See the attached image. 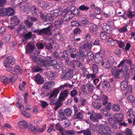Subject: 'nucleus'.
Wrapping results in <instances>:
<instances>
[{
	"label": "nucleus",
	"mask_w": 135,
	"mask_h": 135,
	"mask_svg": "<svg viewBox=\"0 0 135 135\" xmlns=\"http://www.w3.org/2000/svg\"><path fill=\"white\" fill-rule=\"evenodd\" d=\"M51 26L40 30L39 29H35V27H32L31 29V31H28L27 33L23 34V42H25L28 40L32 39L33 40L34 39L36 38V35L32 34V33H36L37 35L41 36L42 35L51 36L52 35L50 30Z\"/></svg>",
	"instance_id": "obj_1"
},
{
	"label": "nucleus",
	"mask_w": 135,
	"mask_h": 135,
	"mask_svg": "<svg viewBox=\"0 0 135 135\" xmlns=\"http://www.w3.org/2000/svg\"><path fill=\"white\" fill-rule=\"evenodd\" d=\"M61 54V55L60 56L59 60L65 61L67 64H68L70 60L68 52L66 50H65Z\"/></svg>",
	"instance_id": "obj_2"
},
{
	"label": "nucleus",
	"mask_w": 135,
	"mask_h": 135,
	"mask_svg": "<svg viewBox=\"0 0 135 135\" xmlns=\"http://www.w3.org/2000/svg\"><path fill=\"white\" fill-rule=\"evenodd\" d=\"M54 41L52 38H50L44 42L45 49L48 50H50L53 49V45Z\"/></svg>",
	"instance_id": "obj_3"
},
{
	"label": "nucleus",
	"mask_w": 135,
	"mask_h": 135,
	"mask_svg": "<svg viewBox=\"0 0 135 135\" xmlns=\"http://www.w3.org/2000/svg\"><path fill=\"white\" fill-rule=\"evenodd\" d=\"M74 114L73 116V119H82L83 118V115L82 113L80 112H78L79 110L75 105L74 106Z\"/></svg>",
	"instance_id": "obj_4"
},
{
	"label": "nucleus",
	"mask_w": 135,
	"mask_h": 135,
	"mask_svg": "<svg viewBox=\"0 0 135 135\" xmlns=\"http://www.w3.org/2000/svg\"><path fill=\"white\" fill-rule=\"evenodd\" d=\"M73 70L71 69L68 68L66 70V73L65 75L62 76L61 78L63 80H66L72 76Z\"/></svg>",
	"instance_id": "obj_5"
},
{
	"label": "nucleus",
	"mask_w": 135,
	"mask_h": 135,
	"mask_svg": "<svg viewBox=\"0 0 135 135\" xmlns=\"http://www.w3.org/2000/svg\"><path fill=\"white\" fill-rule=\"evenodd\" d=\"M46 127V125H44L43 126L42 128H39L37 129V127H33V126L30 125L28 128V130L32 131L35 133H36V132H38L39 133H40L42 132L45 130Z\"/></svg>",
	"instance_id": "obj_6"
},
{
	"label": "nucleus",
	"mask_w": 135,
	"mask_h": 135,
	"mask_svg": "<svg viewBox=\"0 0 135 135\" xmlns=\"http://www.w3.org/2000/svg\"><path fill=\"white\" fill-rule=\"evenodd\" d=\"M115 68H112L111 70L112 75L113 76L115 79L119 78L120 77V74H121L122 71L120 70L118 71L117 69H116Z\"/></svg>",
	"instance_id": "obj_7"
},
{
	"label": "nucleus",
	"mask_w": 135,
	"mask_h": 135,
	"mask_svg": "<svg viewBox=\"0 0 135 135\" xmlns=\"http://www.w3.org/2000/svg\"><path fill=\"white\" fill-rule=\"evenodd\" d=\"M55 85V82L52 81L46 82L42 85L43 88L45 90H50Z\"/></svg>",
	"instance_id": "obj_8"
},
{
	"label": "nucleus",
	"mask_w": 135,
	"mask_h": 135,
	"mask_svg": "<svg viewBox=\"0 0 135 135\" xmlns=\"http://www.w3.org/2000/svg\"><path fill=\"white\" fill-rule=\"evenodd\" d=\"M35 81L38 84H41L44 83V79L39 74H37L34 77Z\"/></svg>",
	"instance_id": "obj_9"
},
{
	"label": "nucleus",
	"mask_w": 135,
	"mask_h": 135,
	"mask_svg": "<svg viewBox=\"0 0 135 135\" xmlns=\"http://www.w3.org/2000/svg\"><path fill=\"white\" fill-rule=\"evenodd\" d=\"M69 12L71 13V15L77 16L80 15V12L78 9L75 8V7L72 6L69 10Z\"/></svg>",
	"instance_id": "obj_10"
},
{
	"label": "nucleus",
	"mask_w": 135,
	"mask_h": 135,
	"mask_svg": "<svg viewBox=\"0 0 135 135\" xmlns=\"http://www.w3.org/2000/svg\"><path fill=\"white\" fill-rule=\"evenodd\" d=\"M101 65L102 67L106 69H110L112 66L106 59H103L100 62Z\"/></svg>",
	"instance_id": "obj_11"
},
{
	"label": "nucleus",
	"mask_w": 135,
	"mask_h": 135,
	"mask_svg": "<svg viewBox=\"0 0 135 135\" xmlns=\"http://www.w3.org/2000/svg\"><path fill=\"white\" fill-rule=\"evenodd\" d=\"M69 94L68 90H65L61 92L59 97V100L60 101L64 100Z\"/></svg>",
	"instance_id": "obj_12"
},
{
	"label": "nucleus",
	"mask_w": 135,
	"mask_h": 135,
	"mask_svg": "<svg viewBox=\"0 0 135 135\" xmlns=\"http://www.w3.org/2000/svg\"><path fill=\"white\" fill-rule=\"evenodd\" d=\"M10 7H9V16H12L15 14V5H14L13 3L10 2Z\"/></svg>",
	"instance_id": "obj_13"
},
{
	"label": "nucleus",
	"mask_w": 135,
	"mask_h": 135,
	"mask_svg": "<svg viewBox=\"0 0 135 135\" xmlns=\"http://www.w3.org/2000/svg\"><path fill=\"white\" fill-rule=\"evenodd\" d=\"M34 48V46L30 43L28 44L26 46V53L29 54L32 53Z\"/></svg>",
	"instance_id": "obj_14"
},
{
	"label": "nucleus",
	"mask_w": 135,
	"mask_h": 135,
	"mask_svg": "<svg viewBox=\"0 0 135 135\" xmlns=\"http://www.w3.org/2000/svg\"><path fill=\"white\" fill-rule=\"evenodd\" d=\"M103 56V55L101 52H99L95 54L94 60L95 62L97 64L99 63Z\"/></svg>",
	"instance_id": "obj_15"
},
{
	"label": "nucleus",
	"mask_w": 135,
	"mask_h": 135,
	"mask_svg": "<svg viewBox=\"0 0 135 135\" xmlns=\"http://www.w3.org/2000/svg\"><path fill=\"white\" fill-rule=\"evenodd\" d=\"M109 123L111 126L114 128H117V121L112 117H110L108 119Z\"/></svg>",
	"instance_id": "obj_16"
},
{
	"label": "nucleus",
	"mask_w": 135,
	"mask_h": 135,
	"mask_svg": "<svg viewBox=\"0 0 135 135\" xmlns=\"http://www.w3.org/2000/svg\"><path fill=\"white\" fill-rule=\"evenodd\" d=\"M38 54V52L36 51H34L31 54V56L35 62H36L39 59Z\"/></svg>",
	"instance_id": "obj_17"
},
{
	"label": "nucleus",
	"mask_w": 135,
	"mask_h": 135,
	"mask_svg": "<svg viewBox=\"0 0 135 135\" xmlns=\"http://www.w3.org/2000/svg\"><path fill=\"white\" fill-rule=\"evenodd\" d=\"M18 124L20 127L23 129H25L26 127L28 129L30 125H31L30 123L27 124L26 122L24 120L19 122Z\"/></svg>",
	"instance_id": "obj_18"
},
{
	"label": "nucleus",
	"mask_w": 135,
	"mask_h": 135,
	"mask_svg": "<svg viewBox=\"0 0 135 135\" xmlns=\"http://www.w3.org/2000/svg\"><path fill=\"white\" fill-rule=\"evenodd\" d=\"M113 117L117 121V122L122 121L123 119V115L122 113L115 114L113 115Z\"/></svg>",
	"instance_id": "obj_19"
},
{
	"label": "nucleus",
	"mask_w": 135,
	"mask_h": 135,
	"mask_svg": "<svg viewBox=\"0 0 135 135\" xmlns=\"http://www.w3.org/2000/svg\"><path fill=\"white\" fill-rule=\"evenodd\" d=\"M104 90H105L107 89H108L110 88V84L108 81L107 80H104L101 83L100 86Z\"/></svg>",
	"instance_id": "obj_20"
},
{
	"label": "nucleus",
	"mask_w": 135,
	"mask_h": 135,
	"mask_svg": "<svg viewBox=\"0 0 135 135\" xmlns=\"http://www.w3.org/2000/svg\"><path fill=\"white\" fill-rule=\"evenodd\" d=\"M121 74H122L121 76V78H124L126 80H128L129 78V73L128 71L127 70H125L123 71H122Z\"/></svg>",
	"instance_id": "obj_21"
},
{
	"label": "nucleus",
	"mask_w": 135,
	"mask_h": 135,
	"mask_svg": "<svg viewBox=\"0 0 135 135\" xmlns=\"http://www.w3.org/2000/svg\"><path fill=\"white\" fill-rule=\"evenodd\" d=\"M54 61L55 60H52V59L50 57H46L45 59L46 66V64H47L49 66H52V64L54 62Z\"/></svg>",
	"instance_id": "obj_22"
},
{
	"label": "nucleus",
	"mask_w": 135,
	"mask_h": 135,
	"mask_svg": "<svg viewBox=\"0 0 135 135\" xmlns=\"http://www.w3.org/2000/svg\"><path fill=\"white\" fill-rule=\"evenodd\" d=\"M8 13V8L7 7L6 9L3 8H0V16L2 17L8 15L7 14Z\"/></svg>",
	"instance_id": "obj_23"
},
{
	"label": "nucleus",
	"mask_w": 135,
	"mask_h": 135,
	"mask_svg": "<svg viewBox=\"0 0 135 135\" xmlns=\"http://www.w3.org/2000/svg\"><path fill=\"white\" fill-rule=\"evenodd\" d=\"M102 28L103 31L108 34H110L112 32V28L110 26L104 25Z\"/></svg>",
	"instance_id": "obj_24"
},
{
	"label": "nucleus",
	"mask_w": 135,
	"mask_h": 135,
	"mask_svg": "<svg viewBox=\"0 0 135 135\" xmlns=\"http://www.w3.org/2000/svg\"><path fill=\"white\" fill-rule=\"evenodd\" d=\"M10 19L11 23V24L13 25V26L17 25L20 22L19 20L17 18L16 16H14L13 17H11Z\"/></svg>",
	"instance_id": "obj_25"
},
{
	"label": "nucleus",
	"mask_w": 135,
	"mask_h": 135,
	"mask_svg": "<svg viewBox=\"0 0 135 135\" xmlns=\"http://www.w3.org/2000/svg\"><path fill=\"white\" fill-rule=\"evenodd\" d=\"M36 62L38 65L41 67L46 66L45 60H44L41 57L39 58V59Z\"/></svg>",
	"instance_id": "obj_26"
},
{
	"label": "nucleus",
	"mask_w": 135,
	"mask_h": 135,
	"mask_svg": "<svg viewBox=\"0 0 135 135\" xmlns=\"http://www.w3.org/2000/svg\"><path fill=\"white\" fill-rule=\"evenodd\" d=\"M57 17V15L55 14L48 13L46 15L47 20L48 19L50 21H53L54 19Z\"/></svg>",
	"instance_id": "obj_27"
},
{
	"label": "nucleus",
	"mask_w": 135,
	"mask_h": 135,
	"mask_svg": "<svg viewBox=\"0 0 135 135\" xmlns=\"http://www.w3.org/2000/svg\"><path fill=\"white\" fill-rule=\"evenodd\" d=\"M30 12L32 15L35 16H36L39 10L36 7L34 6H32L30 8Z\"/></svg>",
	"instance_id": "obj_28"
},
{
	"label": "nucleus",
	"mask_w": 135,
	"mask_h": 135,
	"mask_svg": "<svg viewBox=\"0 0 135 135\" xmlns=\"http://www.w3.org/2000/svg\"><path fill=\"white\" fill-rule=\"evenodd\" d=\"M59 113L61 117V120H64L66 119H67L66 117L65 114V113L64 112L62 109H60L59 111Z\"/></svg>",
	"instance_id": "obj_29"
},
{
	"label": "nucleus",
	"mask_w": 135,
	"mask_h": 135,
	"mask_svg": "<svg viewBox=\"0 0 135 135\" xmlns=\"http://www.w3.org/2000/svg\"><path fill=\"white\" fill-rule=\"evenodd\" d=\"M128 85L127 80L124 81L121 83L120 88L121 90H124L127 87Z\"/></svg>",
	"instance_id": "obj_30"
},
{
	"label": "nucleus",
	"mask_w": 135,
	"mask_h": 135,
	"mask_svg": "<svg viewBox=\"0 0 135 135\" xmlns=\"http://www.w3.org/2000/svg\"><path fill=\"white\" fill-rule=\"evenodd\" d=\"M24 23L27 28H32V27L33 25V23L32 22L29 21L28 20H24Z\"/></svg>",
	"instance_id": "obj_31"
},
{
	"label": "nucleus",
	"mask_w": 135,
	"mask_h": 135,
	"mask_svg": "<svg viewBox=\"0 0 135 135\" xmlns=\"http://www.w3.org/2000/svg\"><path fill=\"white\" fill-rule=\"evenodd\" d=\"M59 91L57 89L55 90L52 92L51 93L49 98H55L59 93Z\"/></svg>",
	"instance_id": "obj_32"
},
{
	"label": "nucleus",
	"mask_w": 135,
	"mask_h": 135,
	"mask_svg": "<svg viewBox=\"0 0 135 135\" xmlns=\"http://www.w3.org/2000/svg\"><path fill=\"white\" fill-rule=\"evenodd\" d=\"M102 81L100 80L98 78H96L93 81L94 84L97 86V88L98 89L100 86Z\"/></svg>",
	"instance_id": "obj_33"
},
{
	"label": "nucleus",
	"mask_w": 135,
	"mask_h": 135,
	"mask_svg": "<svg viewBox=\"0 0 135 135\" xmlns=\"http://www.w3.org/2000/svg\"><path fill=\"white\" fill-rule=\"evenodd\" d=\"M73 17V16L71 14V13L69 11L67 14L64 16V20L66 21H69Z\"/></svg>",
	"instance_id": "obj_34"
},
{
	"label": "nucleus",
	"mask_w": 135,
	"mask_h": 135,
	"mask_svg": "<svg viewBox=\"0 0 135 135\" xmlns=\"http://www.w3.org/2000/svg\"><path fill=\"white\" fill-rule=\"evenodd\" d=\"M3 62L4 66L6 67V70L8 71V56H7L6 59L4 60Z\"/></svg>",
	"instance_id": "obj_35"
},
{
	"label": "nucleus",
	"mask_w": 135,
	"mask_h": 135,
	"mask_svg": "<svg viewBox=\"0 0 135 135\" xmlns=\"http://www.w3.org/2000/svg\"><path fill=\"white\" fill-rule=\"evenodd\" d=\"M90 119L92 121L94 122H98V120L96 118V113L94 112L90 115Z\"/></svg>",
	"instance_id": "obj_36"
},
{
	"label": "nucleus",
	"mask_w": 135,
	"mask_h": 135,
	"mask_svg": "<svg viewBox=\"0 0 135 135\" xmlns=\"http://www.w3.org/2000/svg\"><path fill=\"white\" fill-rule=\"evenodd\" d=\"M64 112L68 117H70L71 116L72 111L69 108H68L65 109L64 110Z\"/></svg>",
	"instance_id": "obj_37"
},
{
	"label": "nucleus",
	"mask_w": 135,
	"mask_h": 135,
	"mask_svg": "<svg viewBox=\"0 0 135 135\" xmlns=\"http://www.w3.org/2000/svg\"><path fill=\"white\" fill-rule=\"evenodd\" d=\"M92 104L94 107L97 109H100L101 107V104L99 102H93L92 103Z\"/></svg>",
	"instance_id": "obj_38"
},
{
	"label": "nucleus",
	"mask_w": 135,
	"mask_h": 135,
	"mask_svg": "<svg viewBox=\"0 0 135 135\" xmlns=\"http://www.w3.org/2000/svg\"><path fill=\"white\" fill-rule=\"evenodd\" d=\"M113 110L115 112L119 111L120 110V106L117 104H114L112 107Z\"/></svg>",
	"instance_id": "obj_39"
},
{
	"label": "nucleus",
	"mask_w": 135,
	"mask_h": 135,
	"mask_svg": "<svg viewBox=\"0 0 135 135\" xmlns=\"http://www.w3.org/2000/svg\"><path fill=\"white\" fill-rule=\"evenodd\" d=\"M69 11L68 9H64L62 11L60 12H59V16H61L64 17V16L67 14Z\"/></svg>",
	"instance_id": "obj_40"
},
{
	"label": "nucleus",
	"mask_w": 135,
	"mask_h": 135,
	"mask_svg": "<svg viewBox=\"0 0 135 135\" xmlns=\"http://www.w3.org/2000/svg\"><path fill=\"white\" fill-rule=\"evenodd\" d=\"M0 80L1 82H4L6 84H8V78L6 76L1 77H0Z\"/></svg>",
	"instance_id": "obj_41"
},
{
	"label": "nucleus",
	"mask_w": 135,
	"mask_h": 135,
	"mask_svg": "<svg viewBox=\"0 0 135 135\" xmlns=\"http://www.w3.org/2000/svg\"><path fill=\"white\" fill-rule=\"evenodd\" d=\"M89 8V7L86 6L84 4L80 6L79 8L80 10L85 11H87Z\"/></svg>",
	"instance_id": "obj_42"
},
{
	"label": "nucleus",
	"mask_w": 135,
	"mask_h": 135,
	"mask_svg": "<svg viewBox=\"0 0 135 135\" xmlns=\"http://www.w3.org/2000/svg\"><path fill=\"white\" fill-rule=\"evenodd\" d=\"M63 22V20L62 19L59 20L55 22V25L56 27H59L61 26Z\"/></svg>",
	"instance_id": "obj_43"
},
{
	"label": "nucleus",
	"mask_w": 135,
	"mask_h": 135,
	"mask_svg": "<svg viewBox=\"0 0 135 135\" xmlns=\"http://www.w3.org/2000/svg\"><path fill=\"white\" fill-rule=\"evenodd\" d=\"M32 69L33 72H37L42 70V69L37 66H33L32 67Z\"/></svg>",
	"instance_id": "obj_44"
},
{
	"label": "nucleus",
	"mask_w": 135,
	"mask_h": 135,
	"mask_svg": "<svg viewBox=\"0 0 135 135\" xmlns=\"http://www.w3.org/2000/svg\"><path fill=\"white\" fill-rule=\"evenodd\" d=\"M88 86L87 90L88 93L90 94L91 93L93 90V89L94 88V86L93 85H91L90 84H87Z\"/></svg>",
	"instance_id": "obj_45"
},
{
	"label": "nucleus",
	"mask_w": 135,
	"mask_h": 135,
	"mask_svg": "<svg viewBox=\"0 0 135 135\" xmlns=\"http://www.w3.org/2000/svg\"><path fill=\"white\" fill-rule=\"evenodd\" d=\"M93 70V73L96 74L98 71V66L96 64H94L92 66Z\"/></svg>",
	"instance_id": "obj_46"
},
{
	"label": "nucleus",
	"mask_w": 135,
	"mask_h": 135,
	"mask_svg": "<svg viewBox=\"0 0 135 135\" xmlns=\"http://www.w3.org/2000/svg\"><path fill=\"white\" fill-rule=\"evenodd\" d=\"M107 60L109 62L110 64H111V65L112 66V65L113 64L114 62V58L112 56H110L109 57Z\"/></svg>",
	"instance_id": "obj_47"
},
{
	"label": "nucleus",
	"mask_w": 135,
	"mask_h": 135,
	"mask_svg": "<svg viewBox=\"0 0 135 135\" xmlns=\"http://www.w3.org/2000/svg\"><path fill=\"white\" fill-rule=\"evenodd\" d=\"M87 56L88 60L91 61L92 60L94 59V55L92 52H89Z\"/></svg>",
	"instance_id": "obj_48"
},
{
	"label": "nucleus",
	"mask_w": 135,
	"mask_h": 135,
	"mask_svg": "<svg viewBox=\"0 0 135 135\" xmlns=\"http://www.w3.org/2000/svg\"><path fill=\"white\" fill-rule=\"evenodd\" d=\"M15 60L12 56L9 57V65H12L15 64Z\"/></svg>",
	"instance_id": "obj_49"
},
{
	"label": "nucleus",
	"mask_w": 135,
	"mask_h": 135,
	"mask_svg": "<svg viewBox=\"0 0 135 135\" xmlns=\"http://www.w3.org/2000/svg\"><path fill=\"white\" fill-rule=\"evenodd\" d=\"M14 75L10 79L9 82H11L12 84L15 81V80L17 78V76L16 75Z\"/></svg>",
	"instance_id": "obj_50"
},
{
	"label": "nucleus",
	"mask_w": 135,
	"mask_h": 135,
	"mask_svg": "<svg viewBox=\"0 0 135 135\" xmlns=\"http://www.w3.org/2000/svg\"><path fill=\"white\" fill-rule=\"evenodd\" d=\"M37 47L38 49H42L45 47L44 43L42 44L41 42H37L36 44Z\"/></svg>",
	"instance_id": "obj_51"
},
{
	"label": "nucleus",
	"mask_w": 135,
	"mask_h": 135,
	"mask_svg": "<svg viewBox=\"0 0 135 135\" xmlns=\"http://www.w3.org/2000/svg\"><path fill=\"white\" fill-rule=\"evenodd\" d=\"M54 63L52 64V66H53L54 68L55 69H59L60 68V65L58 64L56 61L55 60L54 61Z\"/></svg>",
	"instance_id": "obj_52"
},
{
	"label": "nucleus",
	"mask_w": 135,
	"mask_h": 135,
	"mask_svg": "<svg viewBox=\"0 0 135 135\" xmlns=\"http://www.w3.org/2000/svg\"><path fill=\"white\" fill-rule=\"evenodd\" d=\"M83 132L84 135H91V132L90 130L87 129L83 131Z\"/></svg>",
	"instance_id": "obj_53"
},
{
	"label": "nucleus",
	"mask_w": 135,
	"mask_h": 135,
	"mask_svg": "<svg viewBox=\"0 0 135 135\" xmlns=\"http://www.w3.org/2000/svg\"><path fill=\"white\" fill-rule=\"evenodd\" d=\"M127 26L126 25H125L123 27L119 29L118 30L120 33L125 32L127 31Z\"/></svg>",
	"instance_id": "obj_54"
},
{
	"label": "nucleus",
	"mask_w": 135,
	"mask_h": 135,
	"mask_svg": "<svg viewBox=\"0 0 135 135\" xmlns=\"http://www.w3.org/2000/svg\"><path fill=\"white\" fill-rule=\"evenodd\" d=\"M115 40L113 39H110L108 41V42L110 45L113 46L115 44Z\"/></svg>",
	"instance_id": "obj_55"
},
{
	"label": "nucleus",
	"mask_w": 135,
	"mask_h": 135,
	"mask_svg": "<svg viewBox=\"0 0 135 135\" xmlns=\"http://www.w3.org/2000/svg\"><path fill=\"white\" fill-rule=\"evenodd\" d=\"M12 66L11 65H9V71L13 74H15L16 73V72L15 70L14 67Z\"/></svg>",
	"instance_id": "obj_56"
},
{
	"label": "nucleus",
	"mask_w": 135,
	"mask_h": 135,
	"mask_svg": "<svg viewBox=\"0 0 135 135\" xmlns=\"http://www.w3.org/2000/svg\"><path fill=\"white\" fill-rule=\"evenodd\" d=\"M117 43L118 44L120 48H123L124 46L125 45L121 41L116 40Z\"/></svg>",
	"instance_id": "obj_57"
},
{
	"label": "nucleus",
	"mask_w": 135,
	"mask_h": 135,
	"mask_svg": "<svg viewBox=\"0 0 135 135\" xmlns=\"http://www.w3.org/2000/svg\"><path fill=\"white\" fill-rule=\"evenodd\" d=\"M71 26L73 27L78 26L80 25L79 23L76 21H72L71 22Z\"/></svg>",
	"instance_id": "obj_58"
},
{
	"label": "nucleus",
	"mask_w": 135,
	"mask_h": 135,
	"mask_svg": "<svg viewBox=\"0 0 135 135\" xmlns=\"http://www.w3.org/2000/svg\"><path fill=\"white\" fill-rule=\"evenodd\" d=\"M103 129L105 132H110L111 131V128L108 126H103Z\"/></svg>",
	"instance_id": "obj_59"
},
{
	"label": "nucleus",
	"mask_w": 135,
	"mask_h": 135,
	"mask_svg": "<svg viewBox=\"0 0 135 135\" xmlns=\"http://www.w3.org/2000/svg\"><path fill=\"white\" fill-rule=\"evenodd\" d=\"M130 69L132 74L135 75V65H131L130 67Z\"/></svg>",
	"instance_id": "obj_60"
},
{
	"label": "nucleus",
	"mask_w": 135,
	"mask_h": 135,
	"mask_svg": "<svg viewBox=\"0 0 135 135\" xmlns=\"http://www.w3.org/2000/svg\"><path fill=\"white\" fill-rule=\"evenodd\" d=\"M46 15V14L43 13L41 12L40 13V17L44 21L47 20Z\"/></svg>",
	"instance_id": "obj_61"
},
{
	"label": "nucleus",
	"mask_w": 135,
	"mask_h": 135,
	"mask_svg": "<svg viewBox=\"0 0 135 135\" xmlns=\"http://www.w3.org/2000/svg\"><path fill=\"white\" fill-rule=\"evenodd\" d=\"M53 55L54 59L59 60L60 56H59L58 53L57 52L54 51L53 53Z\"/></svg>",
	"instance_id": "obj_62"
},
{
	"label": "nucleus",
	"mask_w": 135,
	"mask_h": 135,
	"mask_svg": "<svg viewBox=\"0 0 135 135\" xmlns=\"http://www.w3.org/2000/svg\"><path fill=\"white\" fill-rule=\"evenodd\" d=\"M80 21L82 23L85 25H87L88 22V20L85 18H81Z\"/></svg>",
	"instance_id": "obj_63"
},
{
	"label": "nucleus",
	"mask_w": 135,
	"mask_h": 135,
	"mask_svg": "<svg viewBox=\"0 0 135 135\" xmlns=\"http://www.w3.org/2000/svg\"><path fill=\"white\" fill-rule=\"evenodd\" d=\"M124 133L126 135H132L131 130L128 128H127Z\"/></svg>",
	"instance_id": "obj_64"
}]
</instances>
